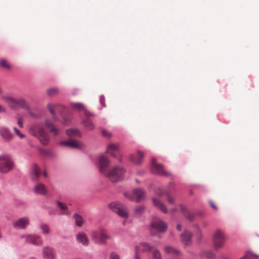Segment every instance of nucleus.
Instances as JSON below:
<instances>
[{"label":"nucleus","instance_id":"obj_11","mask_svg":"<svg viewBox=\"0 0 259 259\" xmlns=\"http://www.w3.org/2000/svg\"><path fill=\"white\" fill-rule=\"evenodd\" d=\"M22 237H25V241L26 243L35 246H41L43 243V240L41 237L37 234L28 235L25 236H24Z\"/></svg>","mask_w":259,"mask_h":259},{"label":"nucleus","instance_id":"obj_37","mask_svg":"<svg viewBox=\"0 0 259 259\" xmlns=\"http://www.w3.org/2000/svg\"><path fill=\"white\" fill-rule=\"evenodd\" d=\"M202 255L208 259H212L215 257L214 253L210 250H204L202 252Z\"/></svg>","mask_w":259,"mask_h":259},{"label":"nucleus","instance_id":"obj_42","mask_svg":"<svg viewBox=\"0 0 259 259\" xmlns=\"http://www.w3.org/2000/svg\"><path fill=\"white\" fill-rule=\"evenodd\" d=\"M152 259H162L161 254L158 249H155L153 251Z\"/></svg>","mask_w":259,"mask_h":259},{"label":"nucleus","instance_id":"obj_34","mask_svg":"<svg viewBox=\"0 0 259 259\" xmlns=\"http://www.w3.org/2000/svg\"><path fill=\"white\" fill-rule=\"evenodd\" d=\"M75 220V224L77 227H81L83 224V220L81 215L77 213H74L73 216Z\"/></svg>","mask_w":259,"mask_h":259},{"label":"nucleus","instance_id":"obj_48","mask_svg":"<svg viewBox=\"0 0 259 259\" xmlns=\"http://www.w3.org/2000/svg\"><path fill=\"white\" fill-rule=\"evenodd\" d=\"M155 193L159 195V196H162L164 194L165 195V191H163L162 190H161L160 188H158L157 189H156L155 191Z\"/></svg>","mask_w":259,"mask_h":259},{"label":"nucleus","instance_id":"obj_17","mask_svg":"<svg viewBox=\"0 0 259 259\" xmlns=\"http://www.w3.org/2000/svg\"><path fill=\"white\" fill-rule=\"evenodd\" d=\"M29 174L33 182H37L40 176L39 169L36 163H33L30 169Z\"/></svg>","mask_w":259,"mask_h":259},{"label":"nucleus","instance_id":"obj_40","mask_svg":"<svg viewBox=\"0 0 259 259\" xmlns=\"http://www.w3.org/2000/svg\"><path fill=\"white\" fill-rule=\"evenodd\" d=\"M59 93V90L57 88H52L47 91V95L49 96H53Z\"/></svg>","mask_w":259,"mask_h":259},{"label":"nucleus","instance_id":"obj_47","mask_svg":"<svg viewBox=\"0 0 259 259\" xmlns=\"http://www.w3.org/2000/svg\"><path fill=\"white\" fill-rule=\"evenodd\" d=\"M109 259H120L119 255L115 252H112L110 253V257Z\"/></svg>","mask_w":259,"mask_h":259},{"label":"nucleus","instance_id":"obj_54","mask_svg":"<svg viewBox=\"0 0 259 259\" xmlns=\"http://www.w3.org/2000/svg\"><path fill=\"white\" fill-rule=\"evenodd\" d=\"M57 210L54 209H52L51 210H49L48 211V213L50 215L52 214H55L56 213Z\"/></svg>","mask_w":259,"mask_h":259},{"label":"nucleus","instance_id":"obj_19","mask_svg":"<svg viewBox=\"0 0 259 259\" xmlns=\"http://www.w3.org/2000/svg\"><path fill=\"white\" fill-rule=\"evenodd\" d=\"M45 125L49 130V132L53 134L54 136H57L60 133V129L57 128L50 120L46 119L45 120Z\"/></svg>","mask_w":259,"mask_h":259},{"label":"nucleus","instance_id":"obj_16","mask_svg":"<svg viewBox=\"0 0 259 259\" xmlns=\"http://www.w3.org/2000/svg\"><path fill=\"white\" fill-rule=\"evenodd\" d=\"M42 253L45 259H55L56 257L55 249L50 246L45 247L42 250Z\"/></svg>","mask_w":259,"mask_h":259},{"label":"nucleus","instance_id":"obj_62","mask_svg":"<svg viewBox=\"0 0 259 259\" xmlns=\"http://www.w3.org/2000/svg\"><path fill=\"white\" fill-rule=\"evenodd\" d=\"M136 182L137 183H140L139 181L138 180H137V179L136 180Z\"/></svg>","mask_w":259,"mask_h":259},{"label":"nucleus","instance_id":"obj_8","mask_svg":"<svg viewBox=\"0 0 259 259\" xmlns=\"http://www.w3.org/2000/svg\"><path fill=\"white\" fill-rule=\"evenodd\" d=\"M226 237L223 232L220 230H217L213 236V241L214 249L217 250L222 247L225 242Z\"/></svg>","mask_w":259,"mask_h":259},{"label":"nucleus","instance_id":"obj_2","mask_svg":"<svg viewBox=\"0 0 259 259\" xmlns=\"http://www.w3.org/2000/svg\"><path fill=\"white\" fill-rule=\"evenodd\" d=\"M4 99L8 103L11 109L17 110L18 108H23L27 111L31 109L29 104L22 98L15 99L12 97H4Z\"/></svg>","mask_w":259,"mask_h":259},{"label":"nucleus","instance_id":"obj_23","mask_svg":"<svg viewBox=\"0 0 259 259\" xmlns=\"http://www.w3.org/2000/svg\"><path fill=\"white\" fill-rule=\"evenodd\" d=\"M76 240L83 246H87L89 244V241L87 235L83 232L78 233L76 235Z\"/></svg>","mask_w":259,"mask_h":259},{"label":"nucleus","instance_id":"obj_30","mask_svg":"<svg viewBox=\"0 0 259 259\" xmlns=\"http://www.w3.org/2000/svg\"><path fill=\"white\" fill-rule=\"evenodd\" d=\"M56 202L60 209L63 211L61 212L62 214H69L70 213L68 210L67 206L65 204L59 200H56Z\"/></svg>","mask_w":259,"mask_h":259},{"label":"nucleus","instance_id":"obj_38","mask_svg":"<svg viewBox=\"0 0 259 259\" xmlns=\"http://www.w3.org/2000/svg\"><path fill=\"white\" fill-rule=\"evenodd\" d=\"M0 67L6 69H11V65L4 58L0 60Z\"/></svg>","mask_w":259,"mask_h":259},{"label":"nucleus","instance_id":"obj_50","mask_svg":"<svg viewBox=\"0 0 259 259\" xmlns=\"http://www.w3.org/2000/svg\"><path fill=\"white\" fill-rule=\"evenodd\" d=\"M102 134L103 135V136L105 137H111V134L108 132L106 130H102Z\"/></svg>","mask_w":259,"mask_h":259},{"label":"nucleus","instance_id":"obj_10","mask_svg":"<svg viewBox=\"0 0 259 259\" xmlns=\"http://www.w3.org/2000/svg\"><path fill=\"white\" fill-rule=\"evenodd\" d=\"M106 152L109 154L112 157L118 159L119 162L122 161L119 147L117 145L114 144H109L107 146Z\"/></svg>","mask_w":259,"mask_h":259},{"label":"nucleus","instance_id":"obj_55","mask_svg":"<svg viewBox=\"0 0 259 259\" xmlns=\"http://www.w3.org/2000/svg\"><path fill=\"white\" fill-rule=\"evenodd\" d=\"M6 112V109L4 107H2L1 105H0V112L1 113H3V112Z\"/></svg>","mask_w":259,"mask_h":259},{"label":"nucleus","instance_id":"obj_56","mask_svg":"<svg viewBox=\"0 0 259 259\" xmlns=\"http://www.w3.org/2000/svg\"><path fill=\"white\" fill-rule=\"evenodd\" d=\"M171 213H174L178 211V209L176 208H172L170 210Z\"/></svg>","mask_w":259,"mask_h":259},{"label":"nucleus","instance_id":"obj_4","mask_svg":"<svg viewBox=\"0 0 259 259\" xmlns=\"http://www.w3.org/2000/svg\"><path fill=\"white\" fill-rule=\"evenodd\" d=\"M92 237L94 241L99 244H106V240L112 238L107 231L103 228H100L98 231L93 232Z\"/></svg>","mask_w":259,"mask_h":259},{"label":"nucleus","instance_id":"obj_58","mask_svg":"<svg viewBox=\"0 0 259 259\" xmlns=\"http://www.w3.org/2000/svg\"><path fill=\"white\" fill-rule=\"evenodd\" d=\"M167 259H181V258H178V257H177L176 256H171V257H169Z\"/></svg>","mask_w":259,"mask_h":259},{"label":"nucleus","instance_id":"obj_41","mask_svg":"<svg viewBox=\"0 0 259 259\" xmlns=\"http://www.w3.org/2000/svg\"><path fill=\"white\" fill-rule=\"evenodd\" d=\"M140 245L143 247V251H149L152 250V246H150L148 243H142L140 244Z\"/></svg>","mask_w":259,"mask_h":259},{"label":"nucleus","instance_id":"obj_44","mask_svg":"<svg viewBox=\"0 0 259 259\" xmlns=\"http://www.w3.org/2000/svg\"><path fill=\"white\" fill-rule=\"evenodd\" d=\"M68 115H64L63 116H61L63 118L62 123L64 125H68L71 121L70 118H68L67 116Z\"/></svg>","mask_w":259,"mask_h":259},{"label":"nucleus","instance_id":"obj_52","mask_svg":"<svg viewBox=\"0 0 259 259\" xmlns=\"http://www.w3.org/2000/svg\"><path fill=\"white\" fill-rule=\"evenodd\" d=\"M209 204L210 206L214 210H217L218 209L217 206L215 205L214 203L212 200L209 201Z\"/></svg>","mask_w":259,"mask_h":259},{"label":"nucleus","instance_id":"obj_53","mask_svg":"<svg viewBox=\"0 0 259 259\" xmlns=\"http://www.w3.org/2000/svg\"><path fill=\"white\" fill-rule=\"evenodd\" d=\"M17 124L20 127H23L22 119L21 117H19L17 120Z\"/></svg>","mask_w":259,"mask_h":259},{"label":"nucleus","instance_id":"obj_63","mask_svg":"<svg viewBox=\"0 0 259 259\" xmlns=\"http://www.w3.org/2000/svg\"><path fill=\"white\" fill-rule=\"evenodd\" d=\"M127 195V194H126V193H124V195H125V197H127V195Z\"/></svg>","mask_w":259,"mask_h":259},{"label":"nucleus","instance_id":"obj_31","mask_svg":"<svg viewBox=\"0 0 259 259\" xmlns=\"http://www.w3.org/2000/svg\"><path fill=\"white\" fill-rule=\"evenodd\" d=\"M165 252L169 254H177L179 255L180 254V251L177 249L169 246H165L164 248Z\"/></svg>","mask_w":259,"mask_h":259},{"label":"nucleus","instance_id":"obj_1","mask_svg":"<svg viewBox=\"0 0 259 259\" xmlns=\"http://www.w3.org/2000/svg\"><path fill=\"white\" fill-rule=\"evenodd\" d=\"M110 164V160L105 155H102L99 158L98 167L100 172L105 175L112 182H116L124 178L125 169L121 166H115L111 171H108Z\"/></svg>","mask_w":259,"mask_h":259},{"label":"nucleus","instance_id":"obj_61","mask_svg":"<svg viewBox=\"0 0 259 259\" xmlns=\"http://www.w3.org/2000/svg\"><path fill=\"white\" fill-rule=\"evenodd\" d=\"M223 259H230V258H229L228 257H223Z\"/></svg>","mask_w":259,"mask_h":259},{"label":"nucleus","instance_id":"obj_21","mask_svg":"<svg viewBox=\"0 0 259 259\" xmlns=\"http://www.w3.org/2000/svg\"><path fill=\"white\" fill-rule=\"evenodd\" d=\"M52 105L53 108H54L55 109V111H56L58 112L61 116H63L64 115H69V113L68 109L63 105L57 104H52Z\"/></svg>","mask_w":259,"mask_h":259},{"label":"nucleus","instance_id":"obj_36","mask_svg":"<svg viewBox=\"0 0 259 259\" xmlns=\"http://www.w3.org/2000/svg\"><path fill=\"white\" fill-rule=\"evenodd\" d=\"M47 107L50 111V112L51 113V114H52V116H53V119L54 121H58V118L56 116V113H55V109H54V108H53V105L52 104H50V103H49L48 105H47Z\"/></svg>","mask_w":259,"mask_h":259},{"label":"nucleus","instance_id":"obj_18","mask_svg":"<svg viewBox=\"0 0 259 259\" xmlns=\"http://www.w3.org/2000/svg\"><path fill=\"white\" fill-rule=\"evenodd\" d=\"M133 196L129 198L136 202L140 201L145 196L144 192L140 189H135L133 190Z\"/></svg>","mask_w":259,"mask_h":259},{"label":"nucleus","instance_id":"obj_39","mask_svg":"<svg viewBox=\"0 0 259 259\" xmlns=\"http://www.w3.org/2000/svg\"><path fill=\"white\" fill-rule=\"evenodd\" d=\"M40 228L41 230L42 233L44 234H48L50 232V228L47 224L42 223L40 225Z\"/></svg>","mask_w":259,"mask_h":259},{"label":"nucleus","instance_id":"obj_15","mask_svg":"<svg viewBox=\"0 0 259 259\" xmlns=\"http://www.w3.org/2000/svg\"><path fill=\"white\" fill-rule=\"evenodd\" d=\"M29 224V220L26 217H23L20 218L18 220L16 221L13 223L14 228L18 229H25Z\"/></svg>","mask_w":259,"mask_h":259},{"label":"nucleus","instance_id":"obj_14","mask_svg":"<svg viewBox=\"0 0 259 259\" xmlns=\"http://www.w3.org/2000/svg\"><path fill=\"white\" fill-rule=\"evenodd\" d=\"M192 233L188 231L185 230L180 235V239L185 246H189L192 244Z\"/></svg>","mask_w":259,"mask_h":259},{"label":"nucleus","instance_id":"obj_5","mask_svg":"<svg viewBox=\"0 0 259 259\" xmlns=\"http://www.w3.org/2000/svg\"><path fill=\"white\" fill-rule=\"evenodd\" d=\"M109 207L119 217L123 218H127L128 217V210L123 204L118 202H113L109 204Z\"/></svg>","mask_w":259,"mask_h":259},{"label":"nucleus","instance_id":"obj_43","mask_svg":"<svg viewBox=\"0 0 259 259\" xmlns=\"http://www.w3.org/2000/svg\"><path fill=\"white\" fill-rule=\"evenodd\" d=\"M38 150L40 154L41 155H50L51 154V151L50 150H45L41 148H39Z\"/></svg>","mask_w":259,"mask_h":259},{"label":"nucleus","instance_id":"obj_33","mask_svg":"<svg viewBox=\"0 0 259 259\" xmlns=\"http://www.w3.org/2000/svg\"><path fill=\"white\" fill-rule=\"evenodd\" d=\"M70 105L72 108L78 110H82L83 111V109L85 108L83 104L80 102H71Z\"/></svg>","mask_w":259,"mask_h":259},{"label":"nucleus","instance_id":"obj_22","mask_svg":"<svg viewBox=\"0 0 259 259\" xmlns=\"http://www.w3.org/2000/svg\"><path fill=\"white\" fill-rule=\"evenodd\" d=\"M175 184L174 182L169 183L167 190L165 191V195L167 198V201L170 204H174L175 203V198L172 197L171 193L174 190Z\"/></svg>","mask_w":259,"mask_h":259},{"label":"nucleus","instance_id":"obj_46","mask_svg":"<svg viewBox=\"0 0 259 259\" xmlns=\"http://www.w3.org/2000/svg\"><path fill=\"white\" fill-rule=\"evenodd\" d=\"M13 130L15 132V133H16V135H18V136L20 138V139H22L23 138L25 137V135L21 134L20 132V131L17 128H16V127H13Z\"/></svg>","mask_w":259,"mask_h":259},{"label":"nucleus","instance_id":"obj_35","mask_svg":"<svg viewBox=\"0 0 259 259\" xmlns=\"http://www.w3.org/2000/svg\"><path fill=\"white\" fill-rule=\"evenodd\" d=\"M145 209V206L144 205H141L135 208V214L136 216H140Z\"/></svg>","mask_w":259,"mask_h":259},{"label":"nucleus","instance_id":"obj_29","mask_svg":"<svg viewBox=\"0 0 259 259\" xmlns=\"http://www.w3.org/2000/svg\"><path fill=\"white\" fill-rule=\"evenodd\" d=\"M239 259H259V255L254 253L250 250H248Z\"/></svg>","mask_w":259,"mask_h":259},{"label":"nucleus","instance_id":"obj_6","mask_svg":"<svg viewBox=\"0 0 259 259\" xmlns=\"http://www.w3.org/2000/svg\"><path fill=\"white\" fill-rule=\"evenodd\" d=\"M167 226L165 223L158 218H154L150 225V231L152 235H154L153 230H155L158 233H164L166 231Z\"/></svg>","mask_w":259,"mask_h":259},{"label":"nucleus","instance_id":"obj_60","mask_svg":"<svg viewBox=\"0 0 259 259\" xmlns=\"http://www.w3.org/2000/svg\"><path fill=\"white\" fill-rule=\"evenodd\" d=\"M28 259H36V258L35 257H30V258H29Z\"/></svg>","mask_w":259,"mask_h":259},{"label":"nucleus","instance_id":"obj_59","mask_svg":"<svg viewBox=\"0 0 259 259\" xmlns=\"http://www.w3.org/2000/svg\"><path fill=\"white\" fill-rule=\"evenodd\" d=\"M44 176L45 177H47V172L46 171H45L44 172Z\"/></svg>","mask_w":259,"mask_h":259},{"label":"nucleus","instance_id":"obj_20","mask_svg":"<svg viewBox=\"0 0 259 259\" xmlns=\"http://www.w3.org/2000/svg\"><path fill=\"white\" fill-rule=\"evenodd\" d=\"M0 135L3 137V139L7 142L10 141L13 138V135L7 127L5 126L0 128Z\"/></svg>","mask_w":259,"mask_h":259},{"label":"nucleus","instance_id":"obj_51","mask_svg":"<svg viewBox=\"0 0 259 259\" xmlns=\"http://www.w3.org/2000/svg\"><path fill=\"white\" fill-rule=\"evenodd\" d=\"M83 112L84 114L88 116H94L95 115L92 113L89 112L86 108L83 109Z\"/></svg>","mask_w":259,"mask_h":259},{"label":"nucleus","instance_id":"obj_12","mask_svg":"<svg viewBox=\"0 0 259 259\" xmlns=\"http://www.w3.org/2000/svg\"><path fill=\"white\" fill-rule=\"evenodd\" d=\"M60 145L66 146L72 149H82L83 147V144H81L78 140L72 138H69L66 141H61Z\"/></svg>","mask_w":259,"mask_h":259},{"label":"nucleus","instance_id":"obj_27","mask_svg":"<svg viewBox=\"0 0 259 259\" xmlns=\"http://www.w3.org/2000/svg\"><path fill=\"white\" fill-rule=\"evenodd\" d=\"M81 123L85 128L89 130L93 131L95 128L94 123L88 118L83 119L81 121Z\"/></svg>","mask_w":259,"mask_h":259},{"label":"nucleus","instance_id":"obj_13","mask_svg":"<svg viewBox=\"0 0 259 259\" xmlns=\"http://www.w3.org/2000/svg\"><path fill=\"white\" fill-rule=\"evenodd\" d=\"M179 207L181 213L185 219L190 223L193 222L195 219V214L191 212L188 208L183 204H180Z\"/></svg>","mask_w":259,"mask_h":259},{"label":"nucleus","instance_id":"obj_25","mask_svg":"<svg viewBox=\"0 0 259 259\" xmlns=\"http://www.w3.org/2000/svg\"><path fill=\"white\" fill-rule=\"evenodd\" d=\"M152 202L153 205L158 207L164 213H167V209L166 206L161 202L158 199L153 197L152 198Z\"/></svg>","mask_w":259,"mask_h":259},{"label":"nucleus","instance_id":"obj_26","mask_svg":"<svg viewBox=\"0 0 259 259\" xmlns=\"http://www.w3.org/2000/svg\"><path fill=\"white\" fill-rule=\"evenodd\" d=\"M34 191L36 194L45 195L47 194V190L45 185L41 183H37L34 188Z\"/></svg>","mask_w":259,"mask_h":259},{"label":"nucleus","instance_id":"obj_45","mask_svg":"<svg viewBox=\"0 0 259 259\" xmlns=\"http://www.w3.org/2000/svg\"><path fill=\"white\" fill-rule=\"evenodd\" d=\"M99 101H100V103L102 105V107H106V105L105 104V97L103 95H102L100 96Z\"/></svg>","mask_w":259,"mask_h":259},{"label":"nucleus","instance_id":"obj_32","mask_svg":"<svg viewBox=\"0 0 259 259\" xmlns=\"http://www.w3.org/2000/svg\"><path fill=\"white\" fill-rule=\"evenodd\" d=\"M193 228L195 230V235L198 242H200L202 240V235L199 226L197 224L193 225Z\"/></svg>","mask_w":259,"mask_h":259},{"label":"nucleus","instance_id":"obj_24","mask_svg":"<svg viewBox=\"0 0 259 259\" xmlns=\"http://www.w3.org/2000/svg\"><path fill=\"white\" fill-rule=\"evenodd\" d=\"M144 157V154L138 151L137 154H133L130 156V160L136 164H140Z\"/></svg>","mask_w":259,"mask_h":259},{"label":"nucleus","instance_id":"obj_9","mask_svg":"<svg viewBox=\"0 0 259 259\" xmlns=\"http://www.w3.org/2000/svg\"><path fill=\"white\" fill-rule=\"evenodd\" d=\"M34 136L37 137L40 143L44 145H48L50 142V138L48 134L41 126L37 128Z\"/></svg>","mask_w":259,"mask_h":259},{"label":"nucleus","instance_id":"obj_3","mask_svg":"<svg viewBox=\"0 0 259 259\" xmlns=\"http://www.w3.org/2000/svg\"><path fill=\"white\" fill-rule=\"evenodd\" d=\"M14 167V162L11 156L8 154L0 155V172L6 174Z\"/></svg>","mask_w":259,"mask_h":259},{"label":"nucleus","instance_id":"obj_57","mask_svg":"<svg viewBox=\"0 0 259 259\" xmlns=\"http://www.w3.org/2000/svg\"><path fill=\"white\" fill-rule=\"evenodd\" d=\"M176 228H177V229L179 231H181V230H182V227H181V225H180V224H178V225H177Z\"/></svg>","mask_w":259,"mask_h":259},{"label":"nucleus","instance_id":"obj_49","mask_svg":"<svg viewBox=\"0 0 259 259\" xmlns=\"http://www.w3.org/2000/svg\"><path fill=\"white\" fill-rule=\"evenodd\" d=\"M139 246H136L135 247V256H134V259H141L140 257V256L139 255Z\"/></svg>","mask_w":259,"mask_h":259},{"label":"nucleus","instance_id":"obj_7","mask_svg":"<svg viewBox=\"0 0 259 259\" xmlns=\"http://www.w3.org/2000/svg\"><path fill=\"white\" fill-rule=\"evenodd\" d=\"M156 161V158L154 157L151 159V170L152 173L165 177L171 176L169 172L163 170L162 164H157Z\"/></svg>","mask_w":259,"mask_h":259},{"label":"nucleus","instance_id":"obj_28","mask_svg":"<svg viewBox=\"0 0 259 259\" xmlns=\"http://www.w3.org/2000/svg\"><path fill=\"white\" fill-rule=\"evenodd\" d=\"M66 134L69 137L77 136L79 137H81V133L76 128H71L66 130Z\"/></svg>","mask_w":259,"mask_h":259}]
</instances>
